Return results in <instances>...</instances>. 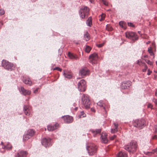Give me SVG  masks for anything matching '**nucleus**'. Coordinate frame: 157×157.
I'll use <instances>...</instances> for the list:
<instances>
[{
  "instance_id": "obj_23",
  "label": "nucleus",
  "mask_w": 157,
  "mask_h": 157,
  "mask_svg": "<svg viewBox=\"0 0 157 157\" xmlns=\"http://www.w3.org/2000/svg\"><path fill=\"white\" fill-rule=\"evenodd\" d=\"M87 25L89 27H91L92 25V19L91 17H90L86 21Z\"/></svg>"
},
{
  "instance_id": "obj_64",
  "label": "nucleus",
  "mask_w": 157,
  "mask_h": 157,
  "mask_svg": "<svg viewBox=\"0 0 157 157\" xmlns=\"http://www.w3.org/2000/svg\"><path fill=\"white\" fill-rule=\"evenodd\" d=\"M138 32L139 33H140V31H138Z\"/></svg>"
},
{
  "instance_id": "obj_20",
  "label": "nucleus",
  "mask_w": 157,
  "mask_h": 157,
  "mask_svg": "<svg viewBox=\"0 0 157 157\" xmlns=\"http://www.w3.org/2000/svg\"><path fill=\"white\" fill-rule=\"evenodd\" d=\"M23 111L26 115H29L30 112L29 111V109L27 106L25 105H24L23 108Z\"/></svg>"
},
{
  "instance_id": "obj_47",
  "label": "nucleus",
  "mask_w": 157,
  "mask_h": 157,
  "mask_svg": "<svg viewBox=\"0 0 157 157\" xmlns=\"http://www.w3.org/2000/svg\"><path fill=\"white\" fill-rule=\"evenodd\" d=\"M151 73L152 71H151L150 69H148L147 70V75H149L151 74Z\"/></svg>"
},
{
  "instance_id": "obj_37",
  "label": "nucleus",
  "mask_w": 157,
  "mask_h": 157,
  "mask_svg": "<svg viewBox=\"0 0 157 157\" xmlns=\"http://www.w3.org/2000/svg\"><path fill=\"white\" fill-rule=\"evenodd\" d=\"M81 114L79 116V118H81V116H82V117H84L86 116V114H85L83 111H82L81 112Z\"/></svg>"
},
{
  "instance_id": "obj_31",
  "label": "nucleus",
  "mask_w": 157,
  "mask_h": 157,
  "mask_svg": "<svg viewBox=\"0 0 157 157\" xmlns=\"http://www.w3.org/2000/svg\"><path fill=\"white\" fill-rule=\"evenodd\" d=\"M103 101L102 100H100L99 101L98 103H97V105L100 107H103V109H105V107H103Z\"/></svg>"
},
{
  "instance_id": "obj_45",
  "label": "nucleus",
  "mask_w": 157,
  "mask_h": 157,
  "mask_svg": "<svg viewBox=\"0 0 157 157\" xmlns=\"http://www.w3.org/2000/svg\"><path fill=\"white\" fill-rule=\"evenodd\" d=\"M152 101L153 102H154L156 105H157V99L155 98H153Z\"/></svg>"
},
{
  "instance_id": "obj_53",
  "label": "nucleus",
  "mask_w": 157,
  "mask_h": 157,
  "mask_svg": "<svg viewBox=\"0 0 157 157\" xmlns=\"http://www.w3.org/2000/svg\"><path fill=\"white\" fill-rule=\"evenodd\" d=\"M91 111H93V112H95V109H94L93 108H91Z\"/></svg>"
},
{
  "instance_id": "obj_1",
  "label": "nucleus",
  "mask_w": 157,
  "mask_h": 157,
  "mask_svg": "<svg viewBox=\"0 0 157 157\" xmlns=\"http://www.w3.org/2000/svg\"><path fill=\"white\" fill-rule=\"evenodd\" d=\"M137 144L135 141H132L127 145L124 146V148L130 153H133L136 151Z\"/></svg>"
},
{
  "instance_id": "obj_3",
  "label": "nucleus",
  "mask_w": 157,
  "mask_h": 157,
  "mask_svg": "<svg viewBox=\"0 0 157 157\" xmlns=\"http://www.w3.org/2000/svg\"><path fill=\"white\" fill-rule=\"evenodd\" d=\"M81 101L83 105L86 109L90 108V102L87 95L83 94L82 96Z\"/></svg>"
},
{
  "instance_id": "obj_11",
  "label": "nucleus",
  "mask_w": 157,
  "mask_h": 157,
  "mask_svg": "<svg viewBox=\"0 0 157 157\" xmlns=\"http://www.w3.org/2000/svg\"><path fill=\"white\" fill-rule=\"evenodd\" d=\"M79 74L81 76H83L89 75L90 71L86 67H85L82 68L80 70Z\"/></svg>"
},
{
  "instance_id": "obj_22",
  "label": "nucleus",
  "mask_w": 157,
  "mask_h": 157,
  "mask_svg": "<svg viewBox=\"0 0 157 157\" xmlns=\"http://www.w3.org/2000/svg\"><path fill=\"white\" fill-rule=\"evenodd\" d=\"M23 81L25 84H28L30 86L32 84V82L29 78H24L23 79Z\"/></svg>"
},
{
  "instance_id": "obj_30",
  "label": "nucleus",
  "mask_w": 157,
  "mask_h": 157,
  "mask_svg": "<svg viewBox=\"0 0 157 157\" xmlns=\"http://www.w3.org/2000/svg\"><path fill=\"white\" fill-rule=\"evenodd\" d=\"M30 138H31V137H29V136L26 134L24 135L23 136V140L24 141H26Z\"/></svg>"
},
{
  "instance_id": "obj_21",
  "label": "nucleus",
  "mask_w": 157,
  "mask_h": 157,
  "mask_svg": "<svg viewBox=\"0 0 157 157\" xmlns=\"http://www.w3.org/2000/svg\"><path fill=\"white\" fill-rule=\"evenodd\" d=\"M35 132V131L32 129L29 130L26 134L29 136V137H31L34 134Z\"/></svg>"
},
{
  "instance_id": "obj_6",
  "label": "nucleus",
  "mask_w": 157,
  "mask_h": 157,
  "mask_svg": "<svg viewBox=\"0 0 157 157\" xmlns=\"http://www.w3.org/2000/svg\"><path fill=\"white\" fill-rule=\"evenodd\" d=\"M86 148L89 155H92L96 152L97 147L95 144H92L89 146H87Z\"/></svg>"
},
{
  "instance_id": "obj_55",
  "label": "nucleus",
  "mask_w": 157,
  "mask_h": 157,
  "mask_svg": "<svg viewBox=\"0 0 157 157\" xmlns=\"http://www.w3.org/2000/svg\"><path fill=\"white\" fill-rule=\"evenodd\" d=\"M155 95L157 96V89L155 91Z\"/></svg>"
},
{
  "instance_id": "obj_18",
  "label": "nucleus",
  "mask_w": 157,
  "mask_h": 157,
  "mask_svg": "<svg viewBox=\"0 0 157 157\" xmlns=\"http://www.w3.org/2000/svg\"><path fill=\"white\" fill-rule=\"evenodd\" d=\"M59 125L58 124H56L54 125H48V130L49 131H53Z\"/></svg>"
},
{
  "instance_id": "obj_43",
  "label": "nucleus",
  "mask_w": 157,
  "mask_h": 157,
  "mask_svg": "<svg viewBox=\"0 0 157 157\" xmlns=\"http://www.w3.org/2000/svg\"><path fill=\"white\" fill-rule=\"evenodd\" d=\"M116 137V135H114L113 136H111L110 137V140H113Z\"/></svg>"
},
{
  "instance_id": "obj_10",
  "label": "nucleus",
  "mask_w": 157,
  "mask_h": 157,
  "mask_svg": "<svg viewBox=\"0 0 157 157\" xmlns=\"http://www.w3.org/2000/svg\"><path fill=\"white\" fill-rule=\"evenodd\" d=\"M41 143L46 147L51 146L52 145L51 139L49 138H44L41 140Z\"/></svg>"
},
{
  "instance_id": "obj_36",
  "label": "nucleus",
  "mask_w": 157,
  "mask_h": 157,
  "mask_svg": "<svg viewBox=\"0 0 157 157\" xmlns=\"http://www.w3.org/2000/svg\"><path fill=\"white\" fill-rule=\"evenodd\" d=\"M153 105L151 103H149L147 104V107L148 108H150L151 109H153Z\"/></svg>"
},
{
  "instance_id": "obj_60",
  "label": "nucleus",
  "mask_w": 157,
  "mask_h": 157,
  "mask_svg": "<svg viewBox=\"0 0 157 157\" xmlns=\"http://www.w3.org/2000/svg\"><path fill=\"white\" fill-rule=\"evenodd\" d=\"M150 43V41H148L147 42V44H148Z\"/></svg>"
},
{
  "instance_id": "obj_32",
  "label": "nucleus",
  "mask_w": 157,
  "mask_h": 157,
  "mask_svg": "<svg viewBox=\"0 0 157 157\" xmlns=\"http://www.w3.org/2000/svg\"><path fill=\"white\" fill-rule=\"evenodd\" d=\"M142 66H144V68L142 70V71L143 72H145L146 71L147 69V65L144 63H142Z\"/></svg>"
},
{
  "instance_id": "obj_7",
  "label": "nucleus",
  "mask_w": 157,
  "mask_h": 157,
  "mask_svg": "<svg viewBox=\"0 0 157 157\" xmlns=\"http://www.w3.org/2000/svg\"><path fill=\"white\" fill-rule=\"evenodd\" d=\"M78 89L80 91H85L86 88V83L84 79L81 80L78 83Z\"/></svg>"
},
{
  "instance_id": "obj_59",
  "label": "nucleus",
  "mask_w": 157,
  "mask_h": 157,
  "mask_svg": "<svg viewBox=\"0 0 157 157\" xmlns=\"http://www.w3.org/2000/svg\"><path fill=\"white\" fill-rule=\"evenodd\" d=\"M89 0L91 3H92L93 2V1H92V0Z\"/></svg>"
},
{
  "instance_id": "obj_44",
  "label": "nucleus",
  "mask_w": 157,
  "mask_h": 157,
  "mask_svg": "<svg viewBox=\"0 0 157 157\" xmlns=\"http://www.w3.org/2000/svg\"><path fill=\"white\" fill-rule=\"evenodd\" d=\"M104 44L102 43L101 44H98L97 45V46L98 48H101L104 45Z\"/></svg>"
},
{
  "instance_id": "obj_24",
  "label": "nucleus",
  "mask_w": 157,
  "mask_h": 157,
  "mask_svg": "<svg viewBox=\"0 0 157 157\" xmlns=\"http://www.w3.org/2000/svg\"><path fill=\"white\" fill-rule=\"evenodd\" d=\"M127 156V154L124 152L121 151L119 152L117 155V157H126Z\"/></svg>"
},
{
  "instance_id": "obj_9",
  "label": "nucleus",
  "mask_w": 157,
  "mask_h": 157,
  "mask_svg": "<svg viewBox=\"0 0 157 157\" xmlns=\"http://www.w3.org/2000/svg\"><path fill=\"white\" fill-rule=\"evenodd\" d=\"M126 37L128 38L131 39L133 40H136L138 39L137 35L134 32H127L125 33Z\"/></svg>"
},
{
  "instance_id": "obj_52",
  "label": "nucleus",
  "mask_w": 157,
  "mask_h": 157,
  "mask_svg": "<svg viewBox=\"0 0 157 157\" xmlns=\"http://www.w3.org/2000/svg\"><path fill=\"white\" fill-rule=\"evenodd\" d=\"M157 138V136L155 135L153 137V139H156Z\"/></svg>"
},
{
  "instance_id": "obj_48",
  "label": "nucleus",
  "mask_w": 157,
  "mask_h": 157,
  "mask_svg": "<svg viewBox=\"0 0 157 157\" xmlns=\"http://www.w3.org/2000/svg\"><path fill=\"white\" fill-rule=\"evenodd\" d=\"M105 5V6H108V3L107 2H106V1H104V2H102Z\"/></svg>"
},
{
  "instance_id": "obj_14",
  "label": "nucleus",
  "mask_w": 157,
  "mask_h": 157,
  "mask_svg": "<svg viewBox=\"0 0 157 157\" xmlns=\"http://www.w3.org/2000/svg\"><path fill=\"white\" fill-rule=\"evenodd\" d=\"M130 82L129 81H124L123 82L121 86L122 89H128L131 85Z\"/></svg>"
},
{
  "instance_id": "obj_38",
  "label": "nucleus",
  "mask_w": 157,
  "mask_h": 157,
  "mask_svg": "<svg viewBox=\"0 0 157 157\" xmlns=\"http://www.w3.org/2000/svg\"><path fill=\"white\" fill-rule=\"evenodd\" d=\"M115 128L118 129V124L117 122H114L113 123Z\"/></svg>"
},
{
  "instance_id": "obj_28",
  "label": "nucleus",
  "mask_w": 157,
  "mask_h": 157,
  "mask_svg": "<svg viewBox=\"0 0 157 157\" xmlns=\"http://www.w3.org/2000/svg\"><path fill=\"white\" fill-rule=\"evenodd\" d=\"M91 49V48L88 45H86V47L85 48V51L88 53L90 52V50Z\"/></svg>"
},
{
  "instance_id": "obj_15",
  "label": "nucleus",
  "mask_w": 157,
  "mask_h": 157,
  "mask_svg": "<svg viewBox=\"0 0 157 157\" xmlns=\"http://www.w3.org/2000/svg\"><path fill=\"white\" fill-rule=\"evenodd\" d=\"M101 141L103 143L106 144L108 142V140L107 138V134H105L104 135L101 134Z\"/></svg>"
},
{
  "instance_id": "obj_13",
  "label": "nucleus",
  "mask_w": 157,
  "mask_h": 157,
  "mask_svg": "<svg viewBox=\"0 0 157 157\" xmlns=\"http://www.w3.org/2000/svg\"><path fill=\"white\" fill-rule=\"evenodd\" d=\"M62 118L63 119L64 122L66 123H71L73 121L72 117L69 116H63Z\"/></svg>"
},
{
  "instance_id": "obj_34",
  "label": "nucleus",
  "mask_w": 157,
  "mask_h": 157,
  "mask_svg": "<svg viewBox=\"0 0 157 157\" xmlns=\"http://www.w3.org/2000/svg\"><path fill=\"white\" fill-rule=\"evenodd\" d=\"M118 131V129L114 128V129L112 128L111 129V132L112 133H115Z\"/></svg>"
},
{
  "instance_id": "obj_62",
  "label": "nucleus",
  "mask_w": 157,
  "mask_h": 157,
  "mask_svg": "<svg viewBox=\"0 0 157 157\" xmlns=\"http://www.w3.org/2000/svg\"><path fill=\"white\" fill-rule=\"evenodd\" d=\"M101 2H104L105 1H106V0H100Z\"/></svg>"
},
{
  "instance_id": "obj_61",
  "label": "nucleus",
  "mask_w": 157,
  "mask_h": 157,
  "mask_svg": "<svg viewBox=\"0 0 157 157\" xmlns=\"http://www.w3.org/2000/svg\"><path fill=\"white\" fill-rule=\"evenodd\" d=\"M75 110H77V109H78V107H75Z\"/></svg>"
},
{
  "instance_id": "obj_63",
  "label": "nucleus",
  "mask_w": 157,
  "mask_h": 157,
  "mask_svg": "<svg viewBox=\"0 0 157 157\" xmlns=\"http://www.w3.org/2000/svg\"><path fill=\"white\" fill-rule=\"evenodd\" d=\"M156 65L157 66V61H156Z\"/></svg>"
},
{
  "instance_id": "obj_25",
  "label": "nucleus",
  "mask_w": 157,
  "mask_h": 157,
  "mask_svg": "<svg viewBox=\"0 0 157 157\" xmlns=\"http://www.w3.org/2000/svg\"><path fill=\"white\" fill-rule=\"evenodd\" d=\"M68 56L70 59H76L78 58L76 55H74L70 52L68 53Z\"/></svg>"
},
{
  "instance_id": "obj_26",
  "label": "nucleus",
  "mask_w": 157,
  "mask_h": 157,
  "mask_svg": "<svg viewBox=\"0 0 157 157\" xmlns=\"http://www.w3.org/2000/svg\"><path fill=\"white\" fill-rule=\"evenodd\" d=\"M119 25L124 29L126 28V23L123 21H121L119 22Z\"/></svg>"
},
{
  "instance_id": "obj_56",
  "label": "nucleus",
  "mask_w": 157,
  "mask_h": 157,
  "mask_svg": "<svg viewBox=\"0 0 157 157\" xmlns=\"http://www.w3.org/2000/svg\"><path fill=\"white\" fill-rule=\"evenodd\" d=\"M3 24L2 21H0V25H3Z\"/></svg>"
},
{
  "instance_id": "obj_33",
  "label": "nucleus",
  "mask_w": 157,
  "mask_h": 157,
  "mask_svg": "<svg viewBox=\"0 0 157 157\" xmlns=\"http://www.w3.org/2000/svg\"><path fill=\"white\" fill-rule=\"evenodd\" d=\"M101 18L99 19V21H102L104 20L105 14L104 13H102L101 15Z\"/></svg>"
},
{
  "instance_id": "obj_16",
  "label": "nucleus",
  "mask_w": 157,
  "mask_h": 157,
  "mask_svg": "<svg viewBox=\"0 0 157 157\" xmlns=\"http://www.w3.org/2000/svg\"><path fill=\"white\" fill-rule=\"evenodd\" d=\"M27 155V152L24 151H21L18 152L16 157H26Z\"/></svg>"
},
{
  "instance_id": "obj_40",
  "label": "nucleus",
  "mask_w": 157,
  "mask_h": 157,
  "mask_svg": "<svg viewBox=\"0 0 157 157\" xmlns=\"http://www.w3.org/2000/svg\"><path fill=\"white\" fill-rule=\"evenodd\" d=\"M128 25L129 26H130V27H134V25L133 24V23H131V22H128Z\"/></svg>"
},
{
  "instance_id": "obj_54",
  "label": "nucleus",
  "mask_w": 157,
  "mask_h": 157,
  "mask_svg": "<svg viewBox=\"0 0 157 157\" xmlns=\"http://www.w3.org/2000/svg\"><path fill=\"white\" fill-rule=\"evenodd\" d=\"M155 132H157V126H156L155 127Z\"/></svg>"
},
{
  "instance_id": "obj_42",
  "label": "nucleus",
  "mask_w": 157,
  "mask_h": 157,
  "mask_svg": "<svg viewBox=\"0 0 157 157\" xmlns=\"http://www.w3.org/2000/svg\"><path fill=\"white\" fill-rule=\"evenodd\" d=\"M143 63L141 60L139 59L138 60L137 64H138L139 65H142Z\"/></svg>"
},
{
  "instance_id": "obj_39",
  "label": "nucleus",
  "mask_w": 157,
  "mask_h": 157,
  "mask_svg": "<svg viewBox=\"0 0 157 157\" xmlns=\"http://www.w3.org/2000/svg\"><path fill=\"white\" fill-rule=\"evenodd\" d=\"M5 13V12L4 10L3 9H0V15H2L4 14Z\"/></svg>"
},
{
  "instance_id": "obj_46",
  "label": "nucleus",
  "mask_w": 157,
  "mask_h": 157,
  "mask_svg": "<svg viewBox=\"0 0 157 157\" xmlns=\"http://www.w3.org/2000/svg\"><path fill=\"white\" fill-rule=\"evenodd\" d=\"M148 52L149 53H151L152 52V51L151 49V47H149L148 48Z\"/></svg>"
},
{
  "instance_id": "obj_19",
  "label": "nucleus",
  "mask_w": 157,
  "mask_h": 157,
  "mask_svg": "<svg viewBox=\"0 0 157 157\" xmlns=\"http://www.w3.org/2000/svg\"><path fill=\"white\" fill-rule=\"evenodd\" d=\"M12 147V146L9 142L7 143L6 145H4L3 147H2L3 149H6L8 150H11Z\"/></svg>"
},
{
  "instance_id": "obj_51",
  "label": "nucleus",
  "mask_w": 157,
  "mask_h": 157,
  "mask_svg": "<svg viewBox=\"0 0 157 157\" xmlns=\"http://www.w3.org/2000/svg\"><path fill=\"white\" fill-rule=\"evenodd\" d=\"M153 151L154 152H156L157 153V147L155 149H154Z\"/></svg>"
},
{
  "instance_id": "obj_41",
  "label": "nucleus",
  "mask_w": 157,
  "mask_h": 157,
  "mask_svg": "<svg viewBox=\"0 0 157 157\" xmlns=\"http://www.w3.org/2000/svg\"><path fill=\"white\" fill-rule=\"evenodd\" d=\"M53 70H57L59 71H61L62 70V69L61 68H59V67H56L55 68H54Z\"/></svg>"
},
{
  "instance_id": "obj_29",
  "label": "nucleus",
  "mask_w": 157,
  "mask_h": 157,
  "mask_svg": "<svg viewBox=\"0 0 157 157\" xmlns=\"http://www.w3.org/2000/svg\"><path fill=\"white\" fill-rule=\"evenodd\" d=\"M84 38L86 39L85 40L86 41L90 39L89 35L87 32L84 35Z\"/></svg>"
},
{
  "instance_id": "obj_50",
  "label": "nucleus",
  "mask_w": 157,
  "mask_h": 157,
  "mask_svg": "<svg viewBox=\"0 0 157 157\" xmlns=\"http://www.w3.org/2000/svg\"><path fill=\"white\" fill-rule=\"evenodd\" d=\"M150 55L151 56H153V58H154V57H155V56H154V53L153 52H152V53H150Z\"/></svg>"
},
{
  "instance_id": "obj_57",
  "label": "nucleus",
  "mask_w": 157,
  "mask_h": 157,
  "mask_svg": "<svg viewBox=\"0 0 157 157\" xmlns=\"http://www.w3.org/2000/svg\"><path fill=\"white\" fill-rule=\"evenodd\" d=\"M1 144L3 145L2 147H3L4 145V143L2 142H1Z\"/></svg>"
},
{
  "instance_id": "obj_12",
  "label": "nucleus",
  "mask_w": 157,
  "mask_h": 157,
  "mask_svg": "<svg viewBox=\"0 0 157 157\" xmlns=\"http://www.w3.org/2000/svg\"><path fill=\"white\" fill-rule=\"evenodd\" d=\"M19 91L21 94L25 96L29 95L31 93V91L26 90L22 86L21 87Z\"/></svg>"
},
{
  "instance_id": "obj_5",
  "label": "nucleus",
  "mask_w": 157,
  "mask_h": 157,
  "mask_svg": "<svg viewBox=\"0 0 157 157\" xmlns=\"http://www.w3.org/2000/svg\"><path fill=\"white\" fill-rule=\"evenodd\" d=\"M2 66L5 69L11 71L13 69V64L6 60H3L2 61Z\"/></svg>"
},
{
  "instance_id": "obj_17",
  "label": "nucleus",
  "mask_w": 157,
  "mask_h": 157,
  "mask_svg": "<svg viewBox=\"0 0 157 157\" xmlns=\"http://www.w3.org/2000/svg\"><path fill=\"white\" fill-rule=\"evenodd\" d=\"M90 132L93 133L94 136H95L97 134L101 133V129H97L96 130L91 129L90 130Z\"/></svg>"
},
{
  "instance_id": "obj_2",
  "label": "nucleus",
  "mask_w": 157,
  "mask_h": 157,
  "mask_svg": "<svg viewBox=\"0 0 157 157\" xmlns=\"http://www.w3.org/2000/svg\"><path fill=\"white\" fill-rule=\"evenodd\" d=\"M90 10L87 6L82 7L79 11V14L81 19H85L87 18L89 13Z\"/></svg>"
},
{
  "instance_id": "obj_27",
  "label": "nucleus",
  "mask_w": 157,
  "mask_h": 157,
  "mask_svg": "<svg viewBox=\"0 0 157 157\" xmlns=\"http://www.w3.org/2000/svg\"><path fill=\"white\" fill-rule=\"evenodd\" d=\"M63 75L64 77L67 78H71L72 77L71 75L70 74H68L67 72H65L64 71Z\"/></svg>"
},
{
  "instance_id": "obj_35",
  "label": "nucleus",
  "mask_w": 157,
  "mask_h": 157,
  "mask_svg": "<svg viewBox=\"0 0 157 157\" xmlns=\"http://www.w3.org/2000/svg\"><path fill=\"white\" fill-rule=\"evenodd\" d=\"M146 62L148 64L150 65H152L153 64V63L150 60L145 59Z\"/></svg>"
},
{
  "instance_id": "obj_8",
  "label": "nucleus",
  "mask_w": 157,
  "mask_h": 157,
  "mask_svg": "<svg viewBox=\"0 0 157 157\" xmlns=\"http://www.w3.org/2000/svg\"><path fill=\"white\" fill-rule=\"evenodd\" d=\"M98 59V56L96 53H94L89 56L90 62L93 65L97 63Z\"/></svg>"
},
{
  "instance_id": "obj_49",
  "label": "nucleus",
  "mask_w": 157,
  "mask_h": 157,
  "mask_svg": "<svg viewBox=\"0 0 157 157\" xmlns=\"http://www.w3.org/2000/svg\"><path fill=\"white\" fill-rule=\"evenodd\" d=\"M38 89L39 88H36V89L34 91L33 93L35 94L37 93L38 91Z\"/></svg>"
},
{
  "instance_id": "obj_58",
  "label": "nucleus",
  "mask_w": 157,
  "mask_h": 157,
  "mask_svg": "<svg viewBox=\"0 0 157 157\" xmlns=\"http://www.w3.org/2000/svg\"><path fill=\"white\" fill-rule=\"evenodd\" d=\"M144 58H147L148 57V56L147 55H144Z\"/></svg>"
},
{
  "instance_id": "obj_4",
  "label": "nucleus",
  "mask_w": 157,
  "mask_h": 157,
  "mask_svg": "<svg viewBox=\"0 0 157 157\" xmlns=\"http://www.w3.org/2000/svg\"><path fill=\"white\" fill-rule=\"evenodd\" d=\"M145 123V120L144 119H137L135 121L133 125L134 127L139 129H141L144 127Z\"/></svg>"
}]
</instances>
